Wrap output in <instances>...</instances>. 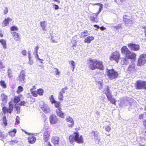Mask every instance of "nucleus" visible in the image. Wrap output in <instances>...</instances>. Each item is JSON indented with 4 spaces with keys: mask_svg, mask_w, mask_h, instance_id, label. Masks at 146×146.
<instances>
[{
    "mask_svg": "<svg viewBox=\"0 0 146 146\" xmlns=\"http://www.w3.org/2000/svg\"><path fill=\"white\" fill-rule=\"evenodd\" d=\"M88 33V31L86 30L84 31L83 32L81 33L80 35V37L81 38H84L88 35L87 34Z\"/></svg>",
    "mask_w": 146,
    "mask_h": 146,
    "instance_id": "nucleus-28",
    "label": "nucleus"
},
{
    "mask_svg": "<svg viewBox=\"0 0 146 146\" xmlns=\"http://www.w3.org/2000/svg\"><path fill=\"white\" fill-rule=\"evenodd\" d=\"M95 5H99L100 6V8L99 9V10H98V12L97 13H96V14H98V15H99V13L101 12V10L102 9L103 5H102V4L99 3H96V4H95Z\"/></svg>",
    "mask_w": 146,
    "mask_h": 146,
    "instance_id": "nucleus-36",
    "label": "nucleus"
},
{
    "mask_svg": "<svg viewBox=\"0 0 146 146\" xmlns=\"http://www.w3.org/2000/svg\"><path fill=\"white\" fill-rule=\"evenodd\" d=\"M18 142L17 139L13 140L9 142L10 144L11 145H13L17 143Z\"/></svg>",
    "mask_w": 146,
    "mask_h": 146,
    "instance_id": "nucleus-40",
    "label": "nucleus"
},
{
    "mask_svg": "<svg viewBox=\"0 0 146 146\" xmlns=\"http://www.w3.org/2000/svg\"><path fill=\"white\" fill-rule=\"evenodd\" d=\"M98 14L93 13L90 17V20L93 23H98V20L97 17Z\"/></svg>",
    "mask_w": 146,
    "mask_h": 146,
    "instance_id": "nucleus-14",
    "label": "nucleus"
},
{
    "mask_svg": "<svg viewBox=\"0 0 146 146\" xmlns=\"http://www.w3.org/2000/svg\"><path fill=\"white\" fill-rule=\"evenodd\" d=\"M3 123V124L2 125H3L4 127L6 126L7 124V120L5 116H4L2 118Z\"/></svg>",
    "mask_w": 146,
    "mask_h": 146,
    "instance_id": "nucleus-30",
    "label": "nucleus"
},
{
    "mask_svg": "<svg viewBox=\"0 0 146 146\" xmlns=\"http://www.w3.org/2000/svg\"><path fill=\"white\" fill-rule=\"evenodd\" d=\"M56 112L58 116L63 118H64V113L61 111V108H59L56 110Z\"/></svg>",
    "mask_w": 146,
    "mask_h": 146,
    "instance_id": "nucleus-18",
    "label": "nucleus"
},
{
    "mask_svg": "<svg viewBox=\"0 0 146 146\" xmlns=\"http://www.w3.org/2000/svg\"><path fill=\"white\" fill-rule=\"evenodd\" d=\"M87 64L89 65L90 69L91 70L96 69V59L89 58L87 61Z\"/></svg>",
    "mask_w": 146,
    "mask_h": 146,
    "instance_id": "nucleus-6",
    "label": "nucleus"
},
{
    "mask_svg": "<svg viewBox=\"0 0 146 146\" xmlns=\"http://www.w3.org/2000/svg\"><path fill=\"white\" fill-rule=\"evenodd\" d=\"M71 65L72 66L73 68V70L75 68V62L73 60H71L69 61Z\"/></svg>",
    "mask_w": 146,
    "mask_h": 146,
    "instance_id": "nucleus-45",
    "label": "nucleus"
},
{
    "mask_svg": "<svg viewBox=\"0 0 146 146\" xmlns=\"http://www.w3.org/2000/svg\"><path fill=\"white\" fill-rule=\"evenodd\" d=\"M127 46L131 50L138 51L139 50V44L130 43L127 44Z\"/></svg>",
    "mask_w": 146,
    "mask_h": 146,
    "instance_id": "nucleus-11",
    "label": "nucleus"
},
{
    "mask_svg": "<svg viewBox=\"0 0 146 146\" xmlns=\"http://www.w3.org/2000/svg\"><path fill=\"white\" fill-rule=\"evenodd\" d=\"M50 132L48 131H45L43 135V139L45 142H47L50 139Z\"/></svg>",
    "mask_w": 146,
    "mask_h": 146,
    "instance_id": "nucleus-16",
    "label": "nucleus"
},
{
    "mask_svg": "<svg viewBox=\"0 0 146 146\" xmlns=\"http://www.w3.org/2000/svg\"><path fill=\"white\" fill-rule=\"evenodd\" d=\"M54 69L55 70V74L56 75H58L60 74V72L59 71L58 69L56 68H54Z\"/></svg>",
    "mask_w": 146,
    "mask_h": 146,
    "instance_id": "nucleus-49",
    "label": "nucleus"
},
{
    "mask_svg": "<svg viewBox=\"0 0 146 146\" xmlns=\"http://www.w3.org/2000/svg\"><path fill=\"white\" fill-rule=\"evenodd\" d=\"M94 39V38L92 36H88L84 40V42L85 43H90L91 41Z\"/></svg>",
    "mask_w": 146,
    "mask_h": 146,
    "instance_id": "nucleus-25",
    "label": "nucleus"
},
{
    "mask_svg": "<svg viewBox=\"0 0 146 146\" xmlns=\"http://www.w3.org/2000/svg\"><path fill=\"white\" fill-rule=\"evenodd\" d=\"M120 55L119 52L116 51L112 53L109 57V59L111 61L114 60L117 63L120 59Z\"/></svg>",
    "mask_w": 146,
    "mask_h": 146,
    "instance_id": "nucleus-5",
    "label": "nucleus"
},
{
    "mask_svg": "<svg viewBox=\"0 0 146 146\" xmlns=\"http://www.w3.org/2000/svg\"><path fill=\"white\" fill-rule=\"evenodd\" d=\"M9 108H7L5 106H3L2 107V110L3 113H9L11 114L13 110V105L11 101L9 102Z\"/></svg>",
    "mask_w": 146,
    "mask_h": 146,
    "instance_id": "nucleus-9",
    "label": "nucleus"
},
{
    "mask_svg": "<svg viewBox=\"0 0 146 146\" xmlns=\"http://www.w3.org/2000/svg\"><path fill=\"white\" fill-rule=\"evenodd\" d=\"M27 102L25 101H23L21 102L19 104L20 106H25L26 105Z\"/></svg>",
    "mask_w": 146,
    "mask_h": 146,
    "instance_id": "nucleus-46",
    "label": "nucleus"
},
{
    "mask_svg": "<svg viewBox=\"0 0 146 146\" xmlns=\"http://www.w3.org/2000/svg\"><path fill=\"white\" fill-rule=\"evenodd\" d=\"M144 117V114H139V119H143Z\"/></svg>",
    "mask_w": 146,
    "mask_h": 146,
    "instance_id": "nucleus-58",
    "label": "nucleus"
},
{
    "mask_svg": "<svg viewBox=\"0 0 146 146\" xmlns=\"http://www.w3.org/2000/svg\"><path fill=\"white\" fill-rule=\"evenodd\" d=\"M8 8L7 7H5V9L4 10L3 13L4 14H7L8 12Z\"/></svg>",
    "mask_w": 146,
    "mask_h": 146,
    "instance_id": "nucleus-52",
    "label": "nucleus"
},
{
    "mask_svg": "<svg viewBox=\"0 0 146 146\" xmlns=\"http://www.w3.org/2000/svg\"><path fill=\"white\" fill-rule=\"evenodd\" d=\"M1 99L2 101V103L1 104V105H2L3 103H7V99L8 97L4 93H2L0 96Z\"/></svg>",
    "mask_w": 146,
    "mask_h": 146,
    "instance_id": "nucleus-19",
    "label": "nucleus"
},
{
    "mask_svg": "<svg viewBox=\"0 0 146 146\" xmlns=\"http://www.w3.org/2000/svg\"><path fill=\"white\" fill-rule=\"evenodd\" d=\"M21 54L23 56H25L26 55L27 51L25 50H23L21 51Z\"/></svg>",
    "mask_w": 146,
    "mask_h": 146,
    "instance_id": "nucleus-51",
    "label": "nucleus"
},
{
    "mask_svg": "<svg viewBox=\"0 0 146 146\" xmlns=\"http://www.w3.org/2000/svg\"><path fill=\"white\" fill-rule=\"evenodd\" d=\"M114 1L118 4H121L123 3L125 0H120L119 1L117 0H114Z\"/></svg>",
    "mask_w": 146,
    "mask_h": 146,
    "instance_id": "nucleus-47",
    "label": "nucleus"
},
{
    "mask_svg": "<svg viewBox=\"0 0 146 146\" xmlns=\"http://www.w3.org/2000/svg\"><path fill=\"white\" fill-rule=\"evenodd\" d=\"M37 94L40 96H42L44 93V90L42 88H39L37 90Z\"/></svg>",
    "mask_w": 146,
    "mask_h": 146,
    "instance_id": "nucleus-33",
    "label": "nucleus"
},
{
    "mask_svg": "<svg viewBox=\"0 0 146 146\" xmlns=\"http://www.w3.org/2000/svg\"><path fill=\"white\" fill-rule=\"evenodd\" d=\"M96 69H98L101 70L104 69V66L102 61L96 59Z\"/></svg>",
    "mask_w": 146,
    "mask_h": 146,
    "instance_id": "nucleus-12",
    "label": "nucleus"
},
{
    "mask_svg": "<svg viewBox=\"0 0 146 146\" xmlns=\"http://www.w3.org/2000/svg\"><path fill=\"white\" fill-rule=\"evenodd\" d=\"M107 75L108 78L110 80H112L117 78L119 75L117 72L114 69H108L107 71Z\"/></svg>",
    "mask_w": 146,
    "mask_h": 146,
    "instance_id": "nucleus-4",
    "label": "nucleus"
},
{
    "mask_svg": "<svg viewBox=\"0 0 146 146\" xmlns=\"http://www.w3.org/2000/svg\"><path fill=\"white\" fill-rule=\"evenodd\" d=\"M10 30L11 31H17L18 30V28L15 26H13L10 28Z\"/></svg>",
    "mask_w": 146,
    "mask_h": 146,
    "instance_id": "nucleus-43",
    "label": "nucleus"
},
{
    "mask_svg": "<svg viewBox=\"0 0 146 146\" xmlns=\"http://www.w3.org/2000/svg\"><path fill=\"white\" fill-rule=\"evenodd\" d=\"M39 46H36L34 50H35V52L36 54L38 53V50L39 49Z\"/></svg>",
    "mask_w": 146,
    "mask_h": 146,
    "instance_id": "nucleus-53",
    "label": "nucleus"
},
{
    "mask_svg": "<svg viewBox=\"0 0 146 146\" xmlns=\"http://www.w3.org/2000/svg\"><path fill=\"white\" fill-rule=\"evenodd\" d=\"M13 38L16 41H20V36L19 34L16 32H13L11 33Z\"/></svg>",
    "mask_w": 146,
    "mask_h": 146,
    "instance_id": "nucleus-20",
    "label": "nucleus"
},
{
    "mask_svg": "<svg viewBox=\"0 0 146 146\" xmlns=\"http://www.w3.org/2000/svg\"><path fill=\"white\" fill-rule=\"evenodd\" d=\"M49 119L50 123L52 124L56 123L58 121L56 116L53 114H52L50 116Z\"/></svg>",
    "mask_w": 146,
    "mask_h": 146,
    "instance_id": "nucleus-13",
    "label": "nucleus"
},
{
    "mask_svg": "<svg viewBox=\"0 0 146 146\" xmlns=\"http://www.w3.org/2000/svg\"><path fill=\"white\" fill-rule=\"evenodd\" d=\"M25 73L21 71L18 76L17 80L20 82H24L25 79Z\"/></svg>",
    "mask_w": 146,
    "mask_h": 146,
    "instance_id": "nucleus-17",
    "label": "nucleus"
},
{
    "mask_svg": "<svg viewBox=\"0 0 146 146\" xmlns=\"http://www.w3.org/2000/svg\"><path fill=\"white\" fill-rule=\"evenodd\" d=\"M19 120H20V117L18 116H17L16 117V122L17 123H19L20 122Z\"/></svg>",
    "mask_w": 146,
    "mask_h": 146,
    "instance_id": "nucleus-56",
    "label": "nucleus"
},
{
    "mask_svg": "<svg viewBox=\"0 0 146 146\" xmlns=\"http://www.w3.org/2000/svg\"><path fill=\"white\" fill-rule=\"evenodd\" d=\"M59 141V138L56 136L53 137L51 139V142L54 145L58 144Z\"/></svg>",
    "mask_w": 146,
    "mask_h": 146,
    "instance_id": "nucleus-23",
    "label": "nucleus"
},
{
    "mask_svg": "<svg viewBox=\"0 0 146 146\" xmlns=\"http://www.w3.org/2000/svg\"><path fill=\"white\" fill-rule=\"evenodd\" d=\"M144 81L142 80L137 81L135 84V89L137 90L144 89Z\"/></svg>",
    "mask_w": 146,
    "mask_h": 146,
    "instance_id": "nucleus-10",
    "label": "nucleus"
},
{
    "mask_svg": "<svg viewBox=\"0 0 146 146\" xmlns=\"http://www.w3.org/2000/svg\"><path fill=\"white\" fill-rule=\"evenodd\" d=\"M39 107L43 112L46 113H49L50 110L48 106L43 102H41L39 104Z\"/></svg>",
    "mask_w": 146,
    "mask_h": 146,
    "instance_id": "nucleus-8",
    "label": "nucleus"
},
{
    "mask_svg": "<svg viewBox=\"0 0 146 146\" xmlns=\"http://www.w3.org/2000/svg\"><path fill=\"white\" fill-rule=\"evenodd\" d=\"M69 140L71 143L76 141L78 143H82L84 142L83 138L82 135H79V133L76 131L73 134L69 136Z\"/></svg>",
    "mask_w": 146,
    "mask_h": 146,
    "instance_id": "nucleus-1",
    "label": "nucleus"
},
{
    "mask_svg": "<svg viewBox=\"0 0 146 146\" xmlns=\"http://www.w3.org/2000/svg\"><path fill=\"white\" fill-rule=\"evenodd\" d=\"M146 62V54H141L138 60L137 65L138 66H142Z\"/></svg>",
    "mask_w": 146,
    "mask_h": 146,
    "instance_id": "nucleus-7",
    "label": "nucleus"
},
{
    "mask_svg": "<svg viewBox=\"0 0 146 146\" xmlns=\"http://www.w3.org/2000/svg\"><path fill=\"white\" fill-rule=\"evenodd\" d=\"M122 54L125 55V57L127 59H130L131 60H135L136 58V54L130 51L125 46H123L121 49Z\"/></svg>",
    "mask_w": 146,
    "mask_h": 146,
    "instance_id": "nucleus-2",
    "label": "nucleus"
},
{
    "mask_svg": "<svg viewBox=\"0 0 146 146\" xmlns=\"http://www.w3.org/2000/svg\"><path fill=\"white\" fill-rule=\"evenodd\" d=\"M54 103L55 108L58 109H59V108H61L60 107V102L56 101Z\"/></svg>",
    "mask_w": 146,
    "mask_h": 146,
    "instance_id": "nucleus-35",
    "label": "nucleus"
},
{
    "mask_svg": "<svg viewBox=\"0 0 146 146\" xmlns=\"http://www.w3.org/2000/svg\"><path fill=\"white\" fill-rule=\"evenodd\" d=\"M124 17H126L127 15H125L124 16L123 19V21L125 24H128L132 22V21L131 20H130V19L125 18Z\"/></svg>",
    "mask_w": 146,
    "mask_h": 146,
    "instance_id": "nucleus-31",
    "label": "nucleus"
},
{
    "mask_svg": "<svg viewBox=\"0 0 146 146\" xmlns=\"http://www.w3.org/2000/svg\"><path fill=\"white\" fill-rule=\"evenodd\" d=\"M99 28L102 31L106 30V28L104 27L103 26L100 27Z\"/></svg>",
    "mask_w": 146,
    "mask_h": 146,
    "instance_id": "nucleus-62",
    "label": "nucleus"
},
{
    "mask_svg": "<svg viewBox=\"0 0 146 146\" xmlns=\"http://www.w3.org/2000/svg\"><path fill=\"white\" fill-rule=\"evenodd\" d=\"M0 85L3 89H5L7 88V84L4 80H1L0 81Z\"/></svg>",
    "mask_w": 146,
    "mask_h": 146,
    "instance_id": "nucleus-29",
    "label": "nucleus"
},
{
    "mask_svg": "<svg viewBox=\"0 0 146 146\" xmlns=\"http://www.w3.org/2000/svg\"><path fill=\"white\" fill-rule=\"evenodd\" d=\"M5 67L2 60H0V69H2Z\"/></svg>",
    "mask_w": 146,
    "mask_h": 146,
    "instance_id": "nucleus-48",
    "label": "nucleus"
},
{
    "mask_svg": "<svg viewBox=\"0 0 146 146\" xmlns=\"http://www.w3.org/2000/svg\"><path fill=\"white\" fill-rule=\"evenodd\" d=\"M49 100L52 104H53L56 101L52 95H51L49 97Z\"/></svg>",
    "mask_w": 146,
    "mask_h": 146,
    "instance_id": "nucleus-37",
    "label": "nucleus"
},
{
    "mask_svg": "<svg viewBox=\"0 0 146 146\" xmlns=\"http://www.w3.org/2000/svg\"><path fill=\"white\" fill-rule=\"evenodd\" d=\"M58 97L59 101H62L63 100L64 96L63 94L60 93H59Z\"/></svg>",
    "mask_w": 146,
    "mask_h": 146,
    "instance_id": "nucleus-38",
    "label": "nucleus"
},
{
    "mask_svg": "<svg viewBox=\"0 0 146 146\" xmlns=\"http://www.w3.org/2000/svg\"><path fill=\"white\" fill-rule=\"evenodd\" d=\"M144 89L146 90V81H144Z\"/></svg>",
    "mask_w": 146,
    "mask_h": 146,
    "instance_id": "nucleus-64",
    "label": "nucleus"
},
{
    "mask_svg": "<svg viewBox=\"0 0 146 146\" xmlns=\"http://www.w3.org/2000/svg\"><path fill=\"white\" fill-rule=\"evenodd\" d=\"M23 90V88L21 86L18 87L17 90L16 91V92L18 94H19Z\"/></svg>",
    "mask_w": 146,
    "mask_h": 146,
    "instance_id": "nucleus-34",
    "label": "nucleus"
},
{
    "mask_svg": "<svg viewBox=\"0 0 146 146\" xmlns=\"http://www.w3.org/2000/svg\"><path fill=\"white\" fill-rule=\"evenodd\" d=\"M31 92L33 96L37 97L38 96V94L37 91H31Z\"/></svg>",
    "mask_w": 146,
    "mask_h": 146,
    "instance_id": "nucleus-39",
    "label": "nucleus"
},
{
    "mask_svg": "<svg viewBox=\"0 0 146 146\" xmlns=\"http://www.w3.org/2000/svg\"><path fill=\"white\" fill-rule=\"evenodd\" d=\"M142 28L144 29V33L145 36L146 37V27H142Z\"/></svg>",
    "mask_w": 146,
    "mask_h": 146,
    "instance_id": "nucleus-59",
    "label": "nucleus"
},
{
    "mask_svg": "<svg viewBox=\"0 0 146 146\" xmlns=\"http://www.w3.org/2000/svg\"><path fill=\"white\" fill-rule=\"evenodd\" d=\"M15 108L16 110L17 111V113H19L20 111V108L19 106H16Z\"/></svg>",
    "mask_w": 146,
    "mask_h": 146,
    "instance_id": "nucleus-54",
    "label": "nucleus"
},
{
    "mask_svg": "<svg viewBox=\"0 0 146 146\" xmlns=\"http://www.w3.org/2000/svg\"><path fill=\"white\" fill-rule=\"evenodd\" d=\"M91 134L92 135L94 136H96L97 135V134L96 133V132L94 131H92L91 132Z\"/></svg>",
    "mask_w": 146,
    "mask_h": 146,
    "instance_id": "nucleus-55",
    "label": "nucleus"
},
{
    "mask_svg": "<svg viewBox=\"0 0 146 146\" xmlns=\"http://www.w3.org/2000/svg\"><path fill=\"white\" fill-rule=\"evenodd\" d=\"M66 121L68 122H70L71 124H68V126L69 127H72L74 125V123L73 119L70 117L69 116L66 119Z\"/></svg>",
    "mask_w": 146,
    "mask_h": 146,
    "instance_id": "nucleus-21",
    "label": "nucleus"
},
{
    "mask_svg": "<svg viewBox=\"0 0 146 146\" xmlns=\"http://www.w3.org/2000/svg\"><path fill=\"white\" fill-rule=\"evenodd\" d=\"M53 6H54V8L55 9H58L59 8L58 5H57L54 4Z\"/></svg>",
    "mask_w": 146,
    "mask_h": 146,
    "instance_id": "nucleus-61",
    "label": "nucleus"
},
{
    "mask_svg": "<svg viewBox=\"0 0 146 146\" xmlns=\"http://www.w3.org/2000/svg\"><path fill=\"white\" fill-rule=\"evenodd\" d=\"M8 75L9 77L11 78L12 76V73L11 70H9L8 72Z\"/></svg>",
    "mask_w": 146,
    "mask_h": 146,
    "instance_id": "nucleus-50",
    "label": "nucleus"
},
{
    "mask_svg": "<svg viewBox=\"0 0 146 146\" xmlns=\"http://www.w3.org/2000/svg\"><path fill=\"white\" fill-rule=\"evenodd\" d=\"M36 89V87L35 86H33V88L30 89V91H33L34 89Z\"/></svg>",
    "mask_w": 146,
    "mask_h": 146,
    "instance_id": "nucleus-63",
    "label": "nucleus"
},
{
    "mask_svg": "<svg viewBox=\"0 0 146 146\" xmlns=\"http://www.w3.org/2000/svg\"><path fill=\"white\" fill-rule=\"evenodd\" d=\"M143 122L144 127L146 128V120H144Z\"/></svg>",
    "mask_w": 146,
    "mask_h": 146,
    "instance_id": "nucleus-60",
    "label": "nucleus"
},
{
    "mask_svg": "<svg viewBox=\"0 0 146 146\" xmlns=\"http://www.w3.org/2000/svg\"><path fill=\"white\" fill-rule=\"evenodd\" d=\"M11 19L9 17L5 18L2 22V26L4 27L7 26L9 25V22L11 21Z\"/></svg>",
    "mask_w": 146,
    "mask_h": 146,
    "instance_id": "nucleus-22",
    "label": "nucleus"
},
{
    "mask_svg": "<svg viewBox=\"0 0 146 146\" xmlns=\"http://www.w3.org/2000/svg\"><path fill=\"white\" fill-rule=\"evenodd\" d=\"M17 132V130L15 129H14L13 130L10 131L9 132V135L11 137H14Z\"/></svg>",
    "mask_w": 146,
    "mask_h": 146,
    "instance_id": "nucleus-26",
    "label": "nucleus"
},
{
    "mask_svg": "<svg viewBox=\"0 0 146 146\" xmlns=\"http://www.w3.org/2000/svg\"><path fill=\"white\" fill-rule=\"evenodd\" d=\"M40 25L41 26L43 30H45V21H44L43 22H40Z\"/></svg>",
    "mask_w": 146,
    "mask_h": 146,
    "instance_id": "nucleus-41",
    "label": "nucleus"
},
{
    "mask_svg": "<svg viewBox=\"0 0 146 146\" xmlns=\"http://www.w3.org/2000/svg\"><path fill=\"white\" fill-rule=\"evenodd\" d=\"M103 92L104 94L106 95L108 100L110 101L111 103L116 105V101L115 98L113 97V95L110 91L109 86H107L106 88L103 90Z\"/></svg>",
    "mask_w": 146,
    "mask_h": 146,
    "instance_id": "nucleus-3",
    "label": "nucleus"
},
{
    "mask_svg": "<svg viewBox=\"0 0 146 146\" xmlns=\"http://www.w3.org/2000/svg\"><path fill=\"white\" fill-rule=\"evenodd\" d=\"M128 59L125 57L122 58L121 60L120 63L122 65H126L129 63Z\"/></svg>",
    "mask_w": 146,
    "mask_h": 146,
    "instance_id": "nucleus-24",
    "label": "nucleus"
},
{
    "mask_svg": "<svg viewBox=\"0 0 146 146\" xmlns=\"http://www.w3.org/2000/svg\"><path fill=\"white\" fill-rule=\"evenodd\" d=\"M28 142L30 144H33L36 141V137L33 135H29L27 138Z\"/></svg>",
    "mask_w": 146,
    "mask_h": 146,
    "instance_id": "nucleus-15",
    "label": "nucleus"
},
{
    "mask_svg": "<svg viewBox=\"0 0 146 146\" xmlns=\"http://www.w3.org/2000/svg\"><path fill=\"white\" fill-rule=\"evenodd\" d=\"M0 42L4 49H5L7 48V46L5 40L3 39H1L0 40Z\"/></svg>",
    "mask_w": 146,
    "mask_h": 146,
    "instance_id": "nucleus-27",
    "label": "nucleus"
},
{
    "mask_svg": "<svg viewBox=\"0 0 146 146\" xmlns=\"http://www.w3.org/2000/svg\"><path fill=\"white\" fill-rule=\"evenodd\" d=\"M111 128L109 126H107L105 128V130L106 131H108V132H109L111 130Z\"/></svg>",
    "mask_w": 146,
    "mask_h": 146,
    "instance_id": "nucleus-57",
    "label": "nucleus"
},
{
    "mask_svg": "<svg viewBox=\"0 0 146 146\" xmlns=\"http://www.w3.org/2000/svg\"><path fill=\"white\" fill-rule=\"evenodd\" d=\"M20 101V98L19 96H15L13 99L14 102L16 104L18 103Z\"/></svg>",
    "mask_w": 146,
    "mask_h": 146,
    "instance_id": "nucleus-32",
    "label": "nucleus"
},
{
    "mask_svg": "<svg viewBox=\"0 0 146 146\" xmlns=\"http://www.w3.org/2000/svg\"><path fill=\"white\" fill-rule=\"evenodd\" d=\"M67 89V87H65L64 88H62L61 91L59 93H60L61 94H63L65 93V91Z\"/></svg>",
    "mask_w": 146,
    "mask_h": 146,
    "instance_id": "nucleus-44",
    "label": "nucleus"
},
{
    "mask_svg": "<svg viewBox=\"0 0 146 146\" xmlns=\"http://www.w3.org/2000/svg\"><path fill=\"white\" fill-rule=\"evenodd\" d=\"M134 67L132 65H129L127 68L128 71H131L133 69H134Z\"/></svg>",
    "mask_w": 146,
    "mask_h": 146,
    "instance_id": "nucleus-42",
    "label": "nucleus"
}]
</instances>
